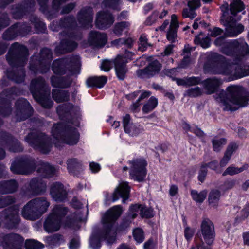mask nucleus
I'll use <instances>...</instances> for the list:
<instances>
[{
	"label": "nucleus",
	"mask_w": 249,
	"mask_h": 249,
	"mask_svg": "<svg viewBox=\"0 0 249 249\" xmlns=\"http://www.w3.org/2000/svg\"><path fill=\"white\" fill-rule=\"evenodd\" d=\"M222 84V80L215 77L208 78L203 82L204 89L208 94L216 92L215 99L224 110H236L240 107L247 106L249 93L242 87L231 86L227 88L226 91L222 89L217 91Z\"/></svg>",
	"instance_id": "1"
},
{
	"label": "nucleus",
	"mask_w": 249,
	"mask_h": 249,
	"mask_svg": "<svg viewBox=\"0 0 249 249\" xmlns=\"http://www.w3.org/2000/svg\"><path fill=\"white\" fill-rule=\"evenodd\" d=\"M122 207L116 205L107 211L102 218L104 229L99 233H93L89 240V246L93 249H99L101 247L100 239L107 240L109 244L115 240L116 231L114 228V222L120 216Z\"/></svg>",
	"instance_id": "2"
},
{
	"label": "nucleus",
	"mask_w": 249,
	"mask_h": 249,
	"mask_svg": "<svg viewBox=\"0 0 249 249\" xmlns=\"http://www.w3.org/2000/svg\"><path fill=\"white\" fill-rule=\"evenodd\" d=\"M214 43L217 46H221L222 53L233 56L237 60H241L249 56V46L243 39L225 41V38L222 36L217 38Z\"/></svg>",
	"instance_id": "3"
},
{
	"label": "nucleus",
	"mask_w": 249,
	"mask_h": 249,
	"mask_svg": "<svg viewBox=\"0 0 249 249\" xmlns=\"http://www.w3.org/2000/svg\"><path fill=\"white\" fill-rule=\"evenodd\" d=\"M50 203L45 197H38L30 201L23 207L21 214L26 219L35 220L46 212Z\"/></svg>",
	"instance_id": "4"
},
{
	"label": "nucleus",
	"mask_w": 249,
	"mask_h": 249,
	"mask_svg": "<svg viewBox=\"0 0 249 249\" xmlns=\"http://www.w3.org/2000/svg\"><path fill=\"white\" fill-rule=\"evenodd\" d=\"M53 142L58 146L57 142H63L69 145H73L77 143L79 139V133L75 128H64L62 123L54 125L52 130Z\"/></svg>",
	"instance_id": "5"
},
{
	"label": "nucleus",
	"mask_w": 249,
	"mask_h": 249,
	"mask_svg": "<svg viewBox=\"0 0 249 249\" xmlns=\"http://www.w3.org/2000/svg\"><path fill=\"white\" fill-rule=\"evenodd\" d=\"M67 212L66 207L62 205H55L44 222V230L48 233L58 231L61 227L62 219Z\"/></svg>",
	"instance_id": "6"
},
{
	"label": "nucleus",
	"mask_w": 249,
	"mask_h": 249,
	"mask_svg": "<svg viewBox=\"0 0 249 249\" xmlns=\"http://www.w3.org/2000/svg\"><path fill=\"white\" fill-rule=\"evenodd\" d=\"M66 68L69 69L70 75L78 74L80 68L79 57L76 56L72 58L56 60L53 62L52 66L53 72L58 74L66 73Z\"/></svg>",
	"instance_id": "7"
},
{
	"label": "nucleus",
	"mask_w": 249,
	"mask_h": 249,
	"mask_svg": "<svg viewBox=\"0 0 249 249\" xmlns=\"http://www.w3.org/2000/svg\"><path fill=\"white\" fill-rule=\"evenodd\" d=\"M223 12L221 21L226 27V34L227 36L234 37L241 33L244 29V26L234 21L233 18H229L228 5L227 3L223 4L220 7Z\"/></svg>",
	"instance_id": "8"
},
{
	"label": "nucleus",
	"mask_w": 249,
	"mask_h": 249,
	"mask_svg": "<svg viewBox=\"0 0 249 249\" xmlns=\"http://www.w3.org/2000/svg\"><path fill=\"white\" fill-rule=\"evenodd\" d=\"M27 49L18 43L12 45L7 55V60L11 66L23 65L27 61Z\"/></svg>",
	"instance_id": "9"
},
{
	"label": "nucleus",
	"mask_w": 249,
	"mask_h": 249,
	"mask_svg": "<svg viewBox=\"0 0 249 249\" xmlns=\"http://www.w3.org/2000/svg\"><path fill=\"white\" fill-rule=\"evenodd\" d=\"M45 85L44 80L41 78L32 80L31 84V90L34 98L44 107L50 108L52 107L53 102L49 98V92L42 95L40 91Z\"/></svg>",
	"instance_id": "10"
},
{
	"label": "nucleus",
	"mask_w": 249,
	"mask_h": 249,
	"mask_svg": "<svg viewBox=\"0 0 249 249\" xmlns=\"http://www.w3.org/2000/svg\"><path fill=\"white\" fill-rule=\"evenodd\" d=\"M25 140L31 146L43 153H47L50 150V140L41 133H31Z\"/></svg>",
	"instance_id": "11"
},
{
	"label": "nucleus",
	"mask_w": 249,
	"mask_h": 249,
	"mask_svg": "<svg viewBox=\"0 0 249 249\" xmlns=\"http://www.w3.org/2000/svg\"><path fill=\"white\" fill-rule=\"evenodd\" d=\"M130 176L135 180L141 182L146 174V166L147 163L143 159H136L129 161Z\"/></svg>",
	"instance_id": "12"
},
{
	"label": "nucleus",
	"mask_w": 249,
	"mask_h": 249,
	"mask_svg": "<svg viewBox=\"0 0 249 249\" xmlns=\"http://www.w3.org/2000/svg\"><path fill=\"white\" fill-rule=\"evenodd\" d=\"M216 74L231 75L236 79L240 78L249 75V71L247 67L243 69L240 66H229L221 67L214 72Z\"/></svg>",
	"instance_id": "13"
},
{
	"label": "nucleus",
	"mask_w": 249,
	"mask_h": 249,
	"mask_svg": "<svg viewBox=\"0 0 249 249\" xmlns=\"http://www.w3.org/2000/svg\"><path fill=\"white\" fill-rule=\"evenodd\" d=\"M40 58L38 60L39 66L38 68L34 67L30 64V68L32 71L41 73L46 72L49 69L50 61L52 58V53L50 49H43L40 52Z\"/></svg>",
	"instance_id": "14"
},
{
	"label": "nucleus",
	"mask_w": 249,
	"mask_h": 249,
	"mask_svg": "<svg viewBox=\"0 0 249 249\" xmlns=\"http://www.w3.org/2000/svg\"><path fill=\"white\" fill-rule=\"evenodd\" d=\"M19 207L15 206L5 210L1 214V216L4 218L5 223L8 228H13L19 222L18 215Z\"/></svg>",
	"instance_id": "15"
},
{
	"label": "nucleus",
	"mask_w": 249,
	"mask_h": 249,
	"mask_svg": "<svg viewBox=\"0 0 249 249\" xmlns=\"http://www.w3.org/2000/svg\"><path fill=\"white\" fill-rule=\"evenodd\" d=\"M1 245L4 249H20L23 243V238L18 234H9L2 237Z\"/></svg>",
	"instance_id": "16"
},
{
	"label": "nucleus",
	"mask_w": 249,
	"mask_h": 249,
	"mask_svg": "<svg viewBox=\"0 0 249 249\" xmlns=\"http://www.w3.org/2000/svg\"><path fill=\"white\" fill-rule=\"evenodd\" d=\"M201 231L205 243L208 245H211L215 235L214 226L212 221L209 219H204L201 223Z\"/></svg>",
	"instance_id": "17"
},
{
	"label": "nucleus",
	"mask_w": 249,
	"mask_h": 249,
	"mask_svg": "<svg viewBox=\"0 0 249 249\" xmlns=\"http://www.w3.org/2000/svg\"><path fill=\"white\" fill-rule=\"evenodd\" d=\"M123 124L124 131L130 136H137L143 131L142 127L130 123V117L128 114L125 115L123 118Z\"/></svg>",
	"instance_id": "18"
},
{
	"label": "nucleus",
	"mask_w": 249,
	"mask_h": 249,
	"mask_svg": "<svg viewBox=\"0 0 249 249\" xmlns=\"http://www.w3.org/2000/svg\"><path fill=\"white\" fill-rule=\"evenodd\" d=\"M130 187L126 182L120 183L119 186L115 189L112 196L113 201H115L121 197L123 199V202L129 197Z\"/></svg>",
	"instance_id": "19"
},
{
	"label": "nucleus",
	"mask_w": 249,
	"mask_h": 249,
	"mask_svg": "<svg viewBox=\"0 0 249 249\" xmlns=\"http://www.w3.org/2000/svg\"><path fill=\"white\" fill-rule=\"evenodd\" d=\"M205 2H208L211 0H202ZM187 5L189 8H185L182 12L184 18L193 19L196 16L195 10L200 6V0H187Z\"/></svg>",
	"instance_id": "20"
},
{
	"label": "nucleus",
	"mask_w": 249,
	"mask_h": 249,
	"mask_svg": "<svg viewBox=\"0 0 249 249\" xmlns=\"http://www.w3.org/2000/svg\"><path fill=\"white\" fill-rule=\"evenodd\" d=\"M61 35L65 36L66 38L61 40L59 45L60 49L65 52H70L77 47V43L73 40L74 39L73 35L71 33L63 32Z\"/></svg>",
	"instance_id": "21"
},
{
	"label": "nucleus",
	"mask_w": 249,
	"mask_h": 249,
	"mask_svg": "<svg viewBox=\"0 0 249 249\" xmlns=\"http://www.w3.org/2000/svg\"><path fill=\"white\" fill-rule=\"evenodd\" d=\"M50 194L52 198L57 201L64 200L67 196V192L64 186L59 182H55L52 184Z\"/></svg>",
	"instance_id": "22"
},
{
	"label": "nucleus",
	"mask_w": 249,
	"mask_h": 249,
	"mask_svg": "<svg viewBox=\"0 0 249 249\" xmlns=\"http://www.w3.org/2000/svg\"><path fill=\"white\" fill-rule=\"evenodd\" d=\"M114 22V18L108 13L99 12L96 21V26L100 29L109 27Z\"/></svg>",
	"instance_id": "23"
},
{
	"label": "nucleus",
	"mask_w": 249,
	"mask_h": 249,
	"mask_svg": "<svg viewBox=\"0 0 249 249\" xmlns=\"http://www.w3.org/2000/svg\"><path fill=\"white\" fill-rule=\"evenodd\" d=\"M161 69V65L157 60L150 63L143 70L137 71V73L139 76L146 75L148 76H153L159 72Z\"/></svg>",
	"instance_id": "24"
},
{
	"label": "nucleus",
	"mask_w": 249,
	"mask_h": 249,
	"mask_svg": "<svg viewBox=\"0 0 249 249\" xmlns=\"http://www.w3.org/2000/svg\"><path fill=\"white\" fill-rule=\"evenodd\" d=\"M11 96V90H6L2 92L0 95V114L2 116H6L11 113L9 99Z\"/></svg>",
	"instance_id": "25"
},
{
	"label": "nucleus",
	"mask_w": 249,
	"mask_h": 249,
	"mask_svg": "<svg viewBox=\"0 0 249 249\" xmlns=\"http://www.w3.org/2000/svg\"><path fill=\"white\" fill-rule=\"evenodd\" d=\"M28 190L34 195H38L45 192L46 184L40 178H34L29 183Z\"/></svg>",
	"instance_id": "26"
},
{
	"label": "nucleus",
	"mask_w": 249,
	"mask_h": 249,
	"mask_svg": "<svg viewBox=\"0 0 249 249\" xmlns=\"http://www.w3.org/2000/svg\"><path fill=\"white\" fill-rule=\"evenodd\" d=\"M88 41L90 45L95 47H102L105 45L107 41V36L98 32H91Z\"/></svg>",
	"instance_id": "27"
},
{
	"label": "nucleus",
	"mask_w": 249,
	"mask_h": 249,
	"mask_svg": "<svg viewBox=\"0 0 249 249\" xmlns=\"http://www.w3.org/2000/svg\"><path fill=\"white\" fill-rule=\"evenodd\" d=\"M78 20L82 26L89 27L93 20V13L90 8L82 10L78 15Z\"/></svg>",
	"instance_id": "28"
},
{
	"label": "nucleus",
	"mask_w": 249,
	"mask_h": 249,
	"mask_svg": "<svg viewBox=\"0 0 249 249\" xmlns=\"http://www.w3.org/2000/svg\"><path fill=\"white\" fill-rule=\"evenodd\" d=\"M116 73L120 80H123L127 72L125 62L123 60L122 56H118L114 62Z\"/></svg>",
	"instance_id": "29"
},
{
	"label": "nucleus",
	"mask_w": 249,
	"mask_h": 249,
	"mask_svg": "<svg viewBox=\"0 0 249 249\" xmlns=\"http://www.w3.org/2000/svg\"><path fill=\"white\" fill-rule=\"evenodd\" d=\"M178 27V22L176 15L171 16V22L170 29L167 34V38L171 42H174L177 37V30Z\"/></svg>",
	"instance_id": "30"
},
{
	"label": "nucleus",
	"mask_w": 249,
	"mask_h": 249,
	"mask_svg": "<svg viewBox=\"0 0 249 249\" xmlns=\"http://www.w3.org/2000/svg\"><path fill=\"white\" fill-rule=\"evenodd\" d=\"M75 109L71 104H63L59 106L57 108V112L61 119H63L69 115L74 114Z\"/></svg>",
	"instance_id": "31"
},
{
	"label": "nucleus",
	"mask_w": 249,
	"mask_h": 249,
	"mask_svg": "<svg viewBox=\"0 0 249 249\" xmlns=\"http://www.w3.org/2000/svg\"><path fill=\"white\" fill-rule=\"evenodd\" d=\"M245 5L241 0H232L230 4V11L231 16L230 17L233 18L237 13L242 11Z\"/></svg>",
	"instance_id": "32"
},
{
	"label": "nucleus",
	"mask_w": 249,
	"mask_h": 249,
	"mask_svg": "<svg viewBox=\"0 0 249 249\" xmlns=\"http://www.w3.org/2000/svg\"><path fill=\"white\" fill-rule=\"evenodd\" d=\"M107 78L105 76H94L89 78L87 80V85L88 87H96L102 88L106 83Z\"/></svg>",
	"instance_id": "33"
},
{
	"label": "nucleus",
	"mask_w": 249,
	"mask_h": 249,
	"mask_svg": "<svg viewBox=\"0 0 249 249\" xmlns=\"http://www.w3.org/2000/svg\"><path fill=\"white\" fill-rule=\"evenodd\" d=\"M18 185L15 180L0 183V193H12L16 191Z\"/></svg>",
	"instance_id": "34"
},
{
	"label": "nucleus",
	"mask_w": 249,
	"mask_h": 249,
	"mask_svg": "<svg viewBox=\"0 0 249 249\" xmlns=\"http://www.w3.org/2000/svg\"><path fill=\"white\" fill-rule=\"evenodd\" d=\"M51 82L53 87L65 88L70 86L71 80L70 78L66 79L64 77L53 76L51 78Z\"/></svg>",
	"instance_id": "35"
},
{
	"label": "nucleus",
	"mask_w": 249,
	"mask_h": 249,
	"mask_svg": "<svg viewBox=\"0 0 249 249\" xmlns=\"http://www.w3.org/2000/svg\"><path fill=\"white\" fill-rule=\"evenodd\" d=\"M249 165L247 164H244L242 167L238 168L233 166L228 167L223 173V176H225L227 175L233 176L243 172L244 170L248 169Z\"/></svg>",
	"instance_id": "36"
},
{
	"label": "nucleus",
	"mask_w": 249,
	"mask_h": 249,
	"mask_svg": "<svg viewBox=\"0 0 249 249\" xmlns=\"http://www.w3.org/2000/svg\"><path fill=\"white\" fill-rule=\"evenodd\" d=\"M44 241L49 246L53 247L59 245L64 242V240L61 235L55 234L53 236L46 237L44 238Z\"/></svg>",
	"instance_id": "37"
},
{
	"label": "nucleus",
	"mask_w": 249,
	"mask_h": 249,
	"mask_svg": "<svg viewBox=\"0 0 249 249\" xmlns=\"http://www.w3.org/2000/svg\"><path fill=\"white\" fill-rule=\"evenodd\" d=\"M53 97L57 102H62L68 100L69 95L66 90H53L52 92Z\"/></svg>",
	"instance_id": "38"
},
{
	"label": "nucleus",
	"mask_w": 249,
	"mask_h": 249,
	"mask_svg": "<svg viewBox=\"0 0 249 249\" xmlns=\"http://www.w3.org/2000/svg\"><path fill=\"white\" fill-rule=\"evenodd\" d=\"M38 172L44 174L46 177H51L54 175L56 172V169L47 163H43Z\"/></svg>",
	"instance_id": "39"
},
{
	"label": "nucleus",
	"mask_w": 249,
	"mask_h": 249,
	"mask_svg": "<svg viewBox=\"0 0 249 249\" xmlns=\"http://www.w3.org/2000/svg\"><path fill=\"white\" fill-rule=\"evenodd\" d=\"M11 170L16 174H28L31 171L26 169V166L22 163H16L14 162L11 166Z\"/></svg>",
	"instance_id": "40"
},
{
	"label": "nucleus",
	"mask_w": 249,
	"mask_h": 249,
	"mask_svg": "<svg viewBox=\"0 0 249 249\" xmlns=\"http://www.w3.org/2000/svg\"><path fill=\"white\" fill-rule=\"evenodd\" d=\"M68 169L70 172L75 174L82 169L81 164L75 159H70L67 161Z\"/></svg>",
	"instance_id": "41"
},
{
	"label": "nucleus",
	"mask_w": 249,
	"mask_h": 249,
	"mask_svg": "<svg viewBox=\"0 0 249 249\" xmlns=\"http://www.w3.org/2000/svg\"><path fill=\"white\" fill-rule=\"evenodd\" d=\"M220 197V193L217 190H213L211 191L208 197L209 204L213 207L216 208L218 205Z\"/></svg>",
	"instance_id": "42"
},
{
	"label": "nucleus",
	"mask_w": 249,
	"mask_h": 249,
	"mask_svg": "<svg viewBox=\"0 0 249 249\" xmlns=\"http://www.w3.org/2000/svg\"><path fill=\"white\" fill-rule=\"evenodd\" d=\"M20 27L18 24H15L7 30L3 35V38L5 40L13 39L18 35L17 32L19 30Z\"/></svg>",
	"instance_id": "43"
},
{
	"label": "nucleus",
	"mask_w": 249,
	"mask_h": 249,
	"mask_svg": "<svg viewBox=\"0 0 249 249\" xmlns=\"http://www.w3.org/2000/svg\"><path fill=\"white\" fill-rule=\"evenodd\" d=\"M191 195L193 199L197 203H202L205 199L207 192L206 190H203L198 193L195 190H192Z\"/></svg>",
	"instance_id": "44"
},
{
	"label": "nucleus",
	"mask_w": 249,
	"mask_h": 249,
	"mask_svg": "<svg viewBox=\"0 0 249 249\" xmlns=\"http://www.w3.org/2000/svg\"><path fill=\"white\" fill-rule=\"evenodd\" d=\"M158 104L157 99L151 97L148 101L142 107V111L145 113L149 112L156 107Z\"/></svg>",
	"instance_id": "45"
},
{
	"label": "nucleus",
	"mask_w": 249,
	"mask_h": 249,
	"mask_svg": "<svg viewBox=\"0 0 249 249\" xmlns=\"http://www.w3.org/2000/svg\"><path fill=\"white\" fill-rule=\"evenodd\" d=\"M25 246L26 249H41L44 247L42 243L34 239L27 240Z\"/></svg>",
	"instance_id": "46"
},
{
	"label": "nucleus",
	"mask_w": 249,
	"mask_h": 249,
	"mask_svg": "<svg viewBox=\"0 0 249 249\" xmlns=\"http://www.w3.org/2000/svg\"><path fill=\"white\" fill-rule=\"evenodd\" d=\"M213 146L214 151H219L221 148L226 143V140L224 138H214L213 141Z\"/></svg>",
	"instance_id": "47"
},
{
	"label": "nucleus",
	"mask_w": 249,
	"mask_h": 249,
	"mask_svg": "<svg viewBox=\"0 0 249 249\" xmlns=\"http://www.w3.org/2000/svg\"><path fill=\"white\" fill-rule=\"evenodd\" d=\"M16 107L17 109H21L24 112L31 108L29 102L24 99L18 100L16 103Z\"/></svg>",
	"instance_id": "48"
},
{
	"label": "nucleus",
	"mask_w": 249,
	"mask_h": 249,
	"mask_svg": "<svg viewBox=\"0 0 249 249\" xmlns=\"http://www.w3.org/2000/svg\"><path fill=\"white\" fill-rule=\"evenodd\" d=\"M129 26V23L126 22H122L115 25L113 30L114 33L118 36H120L123 31Z\"/></svg>",
	"instance_id": "49"
},
{
	"label": "nucleus",
	"mask_w": 249,
	"mask_h": 249,
	"mask_svg": "<svg viewBox=\"0 0 249 249\" xmlns=\"http://www.w3.org/2000/svg\"><path fill=\"white\" fill-rule=\"evenodd\" d=\"M202 93L201 89L197 87L191 88L186 91L185 95L190 97H195L201 95Z\"/></svg>",
	"instance_id": "50"
},
{
	"label": "nucleus",
	"mask_w": 249,
	"mask_h": 249,
	"mask_svg": "<svg viewBox=\"0 0 249 249\" xmlns=\"http://www.w3.org/2000/svg\"><path fill=\"white\" fill-rule=\"evenodd\" d=\"M150 45V44L147 42V39L146 36L144 35H141L139 39V50L143 52Z\"/></svg>",
	"instance_id": "51"
},
{
	"label": "nucleus",
	"mask_w": 249,
	"mask_h": 249,
	"mask_svg": "<svg viewBox=\"0 0 249 249\" xmlns=\"http://www.w3.org/2000/svg\"><path fill=\"white\" fill-rule=\"evenodd\" d=\"M133 236L138 243H142L144 240L143 231L142 229L137 228L133 231Z\"/></svg>",
	"instance_id": "52"
},
{
	"label": "nucleus",
	"mask_w": 249,
	"mask_h": 249,
	"mask_svg": "<svg viewBox=\"0 0 249 249\" xmlns=\"http://www.w3.org/2000/svg\"><path fill=\"white\" fill-rule=\"evenodd\" d=\"M142 209V206L141 205H134L130 207L129 209L130 215L132 218H134L137 216V213L141 214V210Z\"/></svg>",
	"instance_id": "53"
},
{
	"label": "nucleus",
	"mask_w": 249,
	"mask_h": 249,
	"mask_svg": "<svg viewBox=\"0 0 249 249\" xmlns=\"http://www.w3.org/2000/svg\"><path fill=\"white\" fill-rule=\"evenodd\" d=\"M14 201V199H13L11 196H0V208L3 207L7 205L10 204Z\"/></svg>",
	"instance_id": "54"
},
{
	"label": "nucleus",
	"mask_w": 249,
	"mask_h": 249,
	"mask_svg": "<svg viewBox=\"0 0 249 249\" xmlns=\"http://www.w3.org/2000/svg\"><path fill=\"white\" fill-rule=\"evenodd\" d=\"M194 42L196 43H200L201 46L204 48H207L210 45V39L208 37L200 40L199 38L196 37Z\"/></svg>",
	"instance_id": "55"
},
{
	"label": "nucleus",
	"mask_w": 249,
	"mask_h": 249,
	"mask_svg": "<svg viewBox=\"0 0 249 249\" xmlns=\"http://www.w3.org/2000/svg\"><path fill=\"white\" fill-rule=\"evenodd\" d=\"M141 215L142 217L149 218L154 215L153 211L151 208H145L142 206L141 210Z\"/></svg>",
	"instance_id": "56"
},
{
	"label": "nucleus",
	"mask_w": 249,
	"mask_h": 249,
	"mask_svg": "<svg viewBox=\"0 0 249 249\" xmlns=\"http://www.w3.org/2000/svg\"><path fill=\"white\" fill-rule=\"evenodd\" d=\"M104 3L106 7L117 9L119 5L120 1L119 0H105Z\"/></svg>",
	"instance_id": "57"
},
{
	"label": "nucleus",
	"mask_w": 249,
	"mask_h": 249,
	"mask_svg": "<svg viewBox=\"0 0 249 249\" xmlns=\"http://www.w3.org/2000/svg\"><path fill=\"white\" fill-rule=\"evenodd\" d=\"M249 215V201L244 206L243 209L240 213L239 218L241 220H244Z\"/></svg>",
	"instance_id": "58"
},
{
	"label": "nucleus",
	"mask_w": 249,
	"mask_h": 249,
	"mask_svg": "<svg viewBox=\"0 0 249 249\" xmlns=\"http://www.w3.org/2000/svg\"><path fill=\"white\" fill-rule=\"evenodd\" d=\"M8 76L10 78L14 80L16 82L20 83L23 80L24 77V72L22 70L20 71V74H19L18 75L14 74L13 76H11L10 74H9L8 75Z\"/></svg>",
	"instance_id": "59"
},
{
	"label": "nucleus",
	"mask_w": 249,
	"mask_h": 249,
	"mask_svg": "<svg viewBox=\"0 0 249 249\" xmlns=\"http://www.w3.org/2000/svg\"><path fill=\"white\" fill-rule=\"evenodd\" d=\"M113 63L109 60H105L102 61L100 66L101 69L105 71H108L112 67Z\"/></svg>",
	"instance_id": "60"
},
{
	"label": "nucleus",
	"mask_w": 249,
	"mask_h": 249,
	"mask_svg": "<svg viewBox=\"0 0 249 249\" xmlns=\"http://www.w3.org/2000/svg\"><path fill=\"white\" fill-rule=\"evenodd\" d=\"M184 233L185 239L188 241L193 236L194 230L188 226H186L184 228Z\"/></svg>",
	"instance_id": "61"
},
{
	"label": "nucleus",
	"mask_w": 249,
	"mask_h": 249,
	"mask_svg": "<svg viewBox=\"0 0 249 249\" xmlns=\"http://www.w3.org/2000/svg\"><path fill=\"white\" fill-rule=\"evenodd\" d=\"M200 79L198 77H191L186 78L187 86H193L199 84Z\"/></svg>",
	"instance_id": "62"
},
{
	"label": "nucleus",
	"mask_w": 249,
	"mask_h": 249,
	"mask_svg": "<svg viewBox=\"0 0 249 249\" xmlns=\"http://www.w3.org/2000/svg\"><path fill=\"white\" fill-rule=\"evenodd\" d=\"M207 171L206 169V166H204V165H203L201 166L198 177L199 181H200L201 182H203L205 180L207 175Z\"/></svg>",
	"instance_id": "63"
},
{
	"label": "nucleus",
	"mask_w": 249,
	"mask_h": 249,
	"mask_svg": "<svg viewBox=\"0 0 249 249\" xmlns=\"http://www.w3.org/2000/svg\"><path fill=\"white\" fill-rule=\"evenodd\" d=\"M237 148V145L236 143H231L227 147L225 154L231 157L232 154L236 150Z\"/></svg>",
	"instance_id": "64"
}]
</instances>
